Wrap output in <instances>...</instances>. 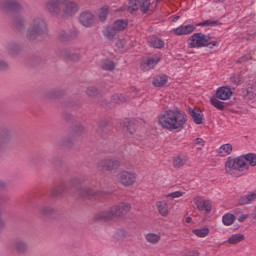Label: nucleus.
<instances>
[{"instance_id":"1","label":"nucleus","mask_w":256,"mask_h":256,"mask_svg":"<svg viewBox=\"0 0 256 256\" xmlns=\"http://www.w3.org/2000/svg\"><path fill=\"white\" fill-rule=\"evenodd\" d=\"M158 125L165 131H183L187 125V114L180 110H165L158 116Z\"/></svg>"},{"instance_id":"2","label":"nucleus","mask_w":256,"mask_h":256,"mask_svg":"<svg viewBox=\"0 0 256 256\" xmlns=\"http://www.w3.org/2000/svg\"><path fill=\"white\" fill-rule=\"evenodd\" d=\"M46 9L54 17H73L79 10L77 3L69 0H49Z\"/></svg>"},{"instance_id":"3","label":"nucleus","mask_w":256,"mask_h":256,"mask_svg":"<svg viewBox=\"0 0 256 256\" xmlns=\"http://www.w3.org/2000/svg\"><path fill=\"white\" fill-rule=\"evenodd\" d=\"M224 171L226 175H231V177H243L249 171V164L245 163L242 156L234 158L230 156L226 159Z\"/></svg>"},{"instance_id":"4","label":"nucleus","mask_w":256,"mask_h":256,"mask_svg":"<svg viewBox=\"0 0 256 256\" xmlns=\"http://www.w3.org/2000/svg\"><path fill=\"white\" fill-rule=\"evenodd\" d=\"M131 211V204L122 202L119 205L112 206L109 211H103L96 215L97 221H113L115 217L127 215Z\"/></svg>"},{"instance_id":"5","label":"nucleus","mask_w":256,"mask_h":256,"mask_svg":"<svg viewBox=\"0 0 256 256\" xmlns=\"http://www.w3.org/2000/svg\"><path fill=\"white\" fill-rule=\"evenodd\" d=\"M209 45L216 47L217 41L211 42V37L201 32L194 33L188 38L189 49H199L201 47H209Z\"/></svg>"},{"instance_id":"6","label":"nucleus","mask_w":256,"mask_h":256,"mask_svg":"<svg viewBox=\"0 0 256 256\" xmlns=\"http://www.w3.org/2000/svg\"><path fill=\"white\" fill-rule=\"evenodd\" d=\"M118 181L124 187H131L137 181V174L129 171H121L118 174Z\"/></svg>"},{"instance_id":"7","label":"nucleus","mask_w":256,"mask_h":256,"mask_svg":"<svg viewBox=\"0 0 256 256\" xmlns=\"http://www.w3.org/2000/svg\"><path fill=\"white\" fill-rule=\"evenodd\" d=\"M194 205L198 211H204V213H211L213 205L211 200L203 198V196H195L193 198Z\"/></svg>"},{"instance_id":"8","label":"nucleus","mask_w":256,"mask_h":256,"mask_svg":"<svg viewBox=\"0 0 256 256\" xmlns=\"http://www.w3.org/2000/svg\"><path fill=\"white\" fill-rule=\"evenodd\" d=\"M32 25H34V29L28 31V36L30 39L36 37L37 34L41 35V33H45V31H47V25H45V21L39 18L34 19Z\"/></svg>"},{"instance_id":"9","label":"nucleus","mask_w":256,"mask_h":256,"mask_svg":"<svg viewBox=\"0 0 256 256\" xmlns=\"http://www.w3.org/2000/svg\"><path fill=\"white\" fill-rule=\"evenodd\" d=\"M121 166V163H119L118 160H101L98 164V167L101 169V171H113Z\"/></svg>"},{"instance_id":"10","label":"nucleus","mask_w":256,"mask_h":256,"mask_svg":"<svg viewBox=\"0 0 256 256\" xmlns=\"http://www.w3.org/2000/svg\"><path fill=\"white\" fill-rule=\"evenodd\" d=\"M195 29H197V26L193 24L181 25L175 28L173 33L177 35V37H181L183 35H191V33H194Z\"/></svg>"},{"instance_id":"11","label":"nucleus","mask_w":256,"mask_h":256,"mask_svg":"<svg viewBox=\"0 0 256 256\" xmlns=\"http://www.w3.org/2000/svg\"><path fill=\"white\" fill-rule=\"evenodd\" d=\"M232 95L233 91L227 86L219 87L215 93V97H217V99H220L221 101H227L228 99H231Z\"/></svg>"},{"instance_id":"12","label":"nucleus","mask_w":256,"mask_h":256,"mask_svg":"<svg viewBox=\"0 0 256 256\" xmlns=\"http://www.w3.org/2000/svg\"><path fill=\"white\" fill-rule=\"evenodd\" d=\"M79 21L84 27L95 25V16L91 12H84L80 15Z\"/></svg>"},{"instance_id":"13","label":"nucleus","mask_w":256,"mask_h":256,"mask_svg":"<svg viewBox=\"0 0 256 256\" xmlns=\"http://www.w3.org/2000/svg\"><path fill=\"white\" fill-rule=\"evenodd\" d=\"M161 61V58L159 56H155L153 58H149L148 60L141 63V69L142 71H151Z\"/></svg>"},{"instance_id":"14","label":"nucleus","mask_w":256,"mask_h":256,"mask_svg":"<svg viewBox=\"0 0 256 256\" xmlns=\"http://www.w3.org/2000/svg\"><path fill=\"white\" fill-rule=\"evenodd\" d=\"M156 209L161 217H169V203L165 200L156 202Z\"/></svg>"},{"instance_id":"15","label":"nucleus","mask_w":256,"mask_h":256,"mask_svg":"<svg viewBox=\"0 0 256 256\" xmlns=\"http://www.w3.org/2000/svg\"><path fill=\"white\" fill-rule=\"evenodd\" d=\"M148 43L154 49H163V47H165V41L157 36H150L148 38Z\"/></svg>"},{"instance_id":"16","label":"nucleus","mask_w":256,"mask_h":256,"mask_svg":"<svg viewBox=\"0 0 256 256\" xmlns=\"http://www.w3.org/2000/svg\"><path fill=\"white\" fill-rule=\"evenodd\" d=\"M217 153L220 157H227L233 153V145L230 143L224 144L218 148Z\"/></svg>"},{"instance_id":"17","label":"nucleus","mask_w":256,"mask_h":256,"mask_svg":"<svg viewBox=\"0 0 256 256\" xmlns=\"http://www.w3.org/2000/svg\"><path fill=\"white\" fill-rule=\"evenodd\" d=\"M167 81H169L167 75H158L153 78L152 85L154 87H165V85H167Z\"/></svg>"},{"instance_id":"18","label":"nucleus","mask_w":256,"mask_h":256,"mask_svg":"<svg viewBox=\"0 0 256 256\" xmlns=\"http://www.w3.org/2000/svg\"><path fill=\"white\" fill-rule=\"evenodd\" d=\"M112 26L114 27L116 32L121 33V31H125L127 27H129V21L118 19L113 23Z\"/></svg>"},{"instance_id":"19","label":"nucleus","mask_w":256,"mask_h":256,"mask_svg":"<svg viewBox=\"0 0 256 256\" xmlns=\"http://www.w3.org/2000/svg\"><path fill=\"white\" fill-rule=\"evenodd\" d=\"M117 33L118 32L114 26H107L103 30L104 37H106V39H108L109 41H113V39H115V37H117Z\"/></svg>"},{"instance_id":"20","label":"nucleus","mask_w":256,"mask_h":256,"mask_svg":"<svg viewBox=\"0 0 256 256\" xmlns=\"http://www.w3.org/2000/svg\"><path fill=\"white\" fill-rule=\"evenodd\" d=\"M123 129H126L130 133V135H133L136 131L135 122L131 121L129 118H126L121 123Z\"/></svg>"},{"instance_id":"21","label":"nucleus","mask_w":256,"mask_h":256,"mask_svg":"<svg viewBox=\"0 0 256 256\" xmlns=\"http://www.w3.org/2000/svg\"><path fill=\"white\" fill-rule=\"evenodd\" d=\"M189 161V157L185 155L175 156L173 159V165L176 168L183 167Z\"/></svg>"},{"instance_id":"22","label":"nucleus","mask_w":256,"mask_h":256,"mask_svg":"<svg viewBox=\"0 0 256 256\" xmlns=\"http://www.w3.org/2000/svg\"><path fill=\"white\" fill-rule=\"evenodd\" d=\"M244 163H248L250 167H256V154L255 153H248L246 155H241Z\"/></svg>"},{"instance_id":"23","label":"nucleus","mask_w":256,"mask_h":256,"mask_svg":"<svg viewBox=\"0 0 256 256\" xmlns=\"http://www.w3.org/2000/svg\"><path fill=\"white\" fill-rule=\"evenodd\" d=\"M190 115H191L194 123H196V125H201L203 123V112L202 111L192 110V111H190Z\"/></svg>"},{"instance_id":"24","label":"nucleus","mask_w":256,"mask_h":256,"mask_svg":"<svg viewBox=\"0 0 256 256\" xmlns=\"http://www.w3.org/2000/svg\"><path fill=\"white\" fill-rule=\"evenodd\" d=\"M253 201H256V190L248 194L247 196H243L239 199L240 205H248V203H251Z\"/></svg>"},{"instance_id":"25","label":"nucleus","mask_w":256,"mask_h":256,"mask_svg":"<svg viewBox=\"0 0 256 256\" xmlns=\"http://www.w3.org/2000/svg\"><path fill=\"white\" fill-rule=\"evenodd\" d=\"M210 232L211 230L207 227L197 228L192 230L193 235H195L196 237H199L200 239L207 237Z\"/></svg>"},{"instance_id":"26","label":"nucleus","mask_w":256,"mask_h":256,"mask_svg":"<svg viewBox=\"0 0 256 256\" xmlns=\"http://www.w3.org/2000/svg\"><path fill=\"white\" fill-rule=\"evenodd\" d=\"M145 239L147 243H151V245H157V243L161 241V235L155 233H148L145 235Z\"/></svg>"},{"instance_id":"27","label":"nucleus","mask_w":256,"mask_h":256,"mask_svg":"<svg viewBox=\"0 0 256 256\" xmlns=\"http://www.w3.org/2000/svg\"><path fill=\"white\" fill-rule=\"evenodd\" d=\"M241 241H245V235L243 234H234L228 239L230 245H237V243H241Z\"/></svg>"},{"instance_id":"28","label":"nucleus","mask_w":256,"mask_h":256,"mask_svg":"<svg viewBox=\"0 0 256 256\" xmlns=\"http://www.w3.org/2000/svg\"><path fill=\"white\" fill-rule=\"evenodd\" d=\"M3 9H9L10 11H17L21 9V5H19V3L17 2L4 1Z\"/></svg>"},{"instance_id":"29","label":"nucleus","mask_w":256,"mask_h":256,"mask_svg":"<svg viewBox=\"0 0 256 256\" xmlns=\"http://www.w3.org/2000/svg\"><path fill=\"white\" fill-rule=\"evenodd\" d=\"M211 105H213V107H215L216 109H218L219 111H223V109H225V103L221 102L219 100V98H217V96L212 97L210 99Z\"/></svg>"},{"instance_id":"30","label":"nucleus","mask_w":256,"mask_h":256,"mask_svg":"<svg viewBox=\"0 0 256 256\" xmlns=\"http://www.w3.org/2000/svg\"><path fill=\"white\" fill-rule=\"evenodd\" d=\"M128 98L123 94H115L112 96V102L116 105H121V103H127Z\"/></svg>"},{"instance_id":"31","label":"nucleus","mask_w":256,"mask_h":256,"mask_svg":"<svg viewBox=\"0 0 256 256\" xmlns=\"http://www.w3.org/2000/svg\"><path fill=\"white\" fill-rule=\"evenodd\" d=\"M235 216L231 213H227L222 217V222L224 225L229 226L233 225L235 223Z\"/></svg>"},{"instance_id":"32","label":"nucleus","mask_w":256,"mask_h":256,"mask_svg":"<svg viewBox=\"0 0 256 256\" xmlns=\"http://www.w3.org/2000/svg\"><path fill=\"white\" fill-rule=\"evenodd\" d=\"M107 15H109V7L104 6L99 10L98 18L102 23H104L107 19Z\"/></svg>"},{"instance_id":"33","label":"nucleus","mask_w":256,"mask_h":256,"mask_svg":"<svg viewBox=\"0 0 256 256\" xmlns=\"http://www.w3.org/2000/svg\"><path fill=\"white\" fill-rule=\"evenodd\" d=\"M221 25L219 21H211V20H206L204 22H200L197 24V27H217Z\"/></svg>"},{"instance_id":"34","label":"nucleus","mask_w":256,"mask_h":256,"mask_svg":"<svg viewBox=\"0 0 256 256\" xmlns=\"http://www.w3.org/2000/svg\"><path fill=\"white\" fill-rule=\"evenodd\" d=\"M151 7V0H140V11L147 13Z\"/></svg>"},{"instance_id":"35","label":"nucleus","mask_w":256,"mask_h":256,"mask_svg":"<svg viewBox=\"0 0 256 256\" xmlns=\"http://www.w3.org/2000/svg\"><path fill=\"white\" fill-rule=\"evenodd\" d=\"M141 0H130L128 10L129 11H138L140 9Z\"/></svg>"},{"instance_id":"36","label":"nucleus","mask_w":256,"mask_h":256,"mask_svg":"<svg viewBox=\"0 0 256 256\" xmlns=\"http://www.w3.org/2000/svg\"><path fill=\"white\" fill-rule=\"evenodd\" d=\"M102 69H104V71H113V69H115V63L111 60H104L102 63Z\"/></svg>"},{"instance_id":"37","label":"nucleus","mask_w":256,"mask_h":256,"mask_svg":"<svg viewBox=\"0 0 256 256\" xmlns=\"http://www.w3.org/2000/svg\"><path fill=\"white\" fill-rule=\"evenodd\" d=\"M183 195H185L184 192H182V191H175V192H171L169 194H166L164 197L166 199H179V197H183Z\"/></svg>"},{"instance_id":"38","label":"nucleus","mask_w":256,"mask_h":256,"mask_svg":"<svg viewBox=\"0 0 256 256\" xmlns=\"http://www.w3.org/2000/svg\"><path fill=\"white\" fill-rule=\"evenodd\" d=\"M195 147H198V149H201L205 145V141L202 138H196L194 140Z\"/></svg>"},{"instance_id":"39","label":"nucleus","mask_w":256,"mask_h":256,"mask_svg":"<svg viewBox=\"0 0 256 256\" xmlns=\"http://www.w3.org/2000/svg\"><path fill=\"white\" fill-rule=\"evenodd\" d=\"M91 195L97 196V195H99V193H95V192H93L91 190H84V191H82V197H87L88 199H90Z\"/></svg>"},{"instance_id":"40","label":"nucleus","mask_w":256,"mask_h":256,"mask_svg":"<svg viewBox=\"0 0 256 256\" xmlns=\"http://www.w3.org/2000/svg\"><path fill=\"white\" fill-rule=\"evenodd\" d=\"M25 249H27V247L25 246V244H23L22 242H17L16 243V251L18 253H23V251H25Z\"/></svg>"},{"instance_id":"41","label":"nucleus","mask_w":256,"mask_h":256,"mask_svg":"<svg viewBox=\"0 0 256 256\" xmlns=\"http://www.w3.org/2000/svg\"><path fill=\"white\" fill-rule=\"evenodd\" d=\"M98 91L95 87H90L87 90V95H89L90 97H95V95H97Z\"/></svg>"},{"instance_id":"42","label":"nucleus","mask_w":256,"mask_h":256,"mask_svg":"<svg viewBox=\"0 0 256 256\" xmlns=\"http://www.w3.org/2000/svg\"><path fill=\"white\" fill-rule=\"evenodd\" d=\"M251 60L250 56H244L239 59V63H245V61Z\"/></svg>"},{"instance_id":"43","label":"nucleus","mask_w":256,"mask_h":256,"mask_svg":"<svg viewBox=\"0 0 256 256\" xmlns=\"http://www.w3.org/2000/svg\"><path fill=\"white\" fill-rule=\"evenodd\" d=\"M0 69H7V64L3 61H0Z\"/></svg>"},{"instance_id":"44","label":"nucleus","mask_w":256,"mask_h":256,"mask_svg":"<svg viewBox=\"0 0 256 256\" xmlns=\"http://www.w3.org/2000/svg\"><path fill=\"white\" fill-rule=\"evenodd\" d=\"M130 91H131V93H135V95H137V88L131 87Z\"/></svg>"},{"instance_id":"45","label":"nucleus","mask_w":256,"mask_h":256,"mask_svg":"<svg viewBox=\"0 0 256 256\" xmlns=\"http://www.w3.org/2000/svg\"><path fill=\"white\" fill-rule=\"evenodd\" d=\"M193 221V218L191 216L186 217V223H191Z\"/></svg>"},{"instance_id":"46","label":"nucleus","mask_w":256,"mask_h":256,"mask_svg":"<svg viewBox=\"0 0 256 256\" xmlns=\"http://www.w3.org/2000/svg\"><path fill=\"white\" fill-rule=\"evenodd\" d=\"M245 220V216H240L238 221H244Z\"/></svg>"},{"instance_id":"47","label":"nucleus","mask_w":256,"mask_h":256,"mask_svg":"<svg viewBox=\"0 0 256 256\" xmlns=\"http://www.w3.org/2000/svg\"><path fill=\"white\" fill-rule=\"evenodd\" d=\"M215 1V3H223V1H225V0H214Z\"/></svg>"},{"instance_id":"48","label":"nucleus","mask_w":256,"mask_h":256,"mask_svg":"<svg viewBox=\"0 0 256 256\" xmlns=\"http://www.w3.org/2000/svg\"><path fill=\"white\" fill-rule=\"evenodd\" d=\"M126 10H127V7L120 8V11H126Z\"/></svg>"},{"instance_id":"49","label":"nucleus","mask_w":256,"mask_h":256,"mask_svg":"<svg viewBox=\"0 0 256 256\" xmlns=\"http://www.w3.org/2000/svg\"><path fill=\"white\" fill-rule=\"evenodd\" d=\"M16 25H22V22L21 21H17L15 22Z\"/></svg>"},{"instance_id":"50","label":"nucleus","mask_w":256,"mask_h":256,"mask_svg":"<svg viewBox=\"0 0 256 256\" xmlns=\"http://www.w3.org/2000/svg\"><path fill=\"white\" fill-rule=\"evenodd\" d=\"M1 187H3V183L0 182V189H1Z\"/></svg>"},{"instance_id":"51","label":"nucleus","mask_w":256,"mask_h":256,"mask_svg":"<svg viewBox=\"0 0 256 256\" xmlns=\"http://www.w3.org/2000/svg\"><path fill=\"white\" fill-rule=\"evenodd\" d=\"M2 223H3V222L0 220V225H2Z\"/></svg>"},{"instance_id":"52","label":"nucleus","mask_w":256,"mask_h":256,"mask_svg":"<svg viewBox=\"0 0 256 256\" xmlns=\"http://www.w3.org/2000/svg\"><path fill=\"white\" fill-rule=\"evenodd\" d=\"M176 19H179V16H177Z\"/></svg>"}]
</instances>
